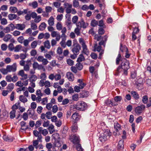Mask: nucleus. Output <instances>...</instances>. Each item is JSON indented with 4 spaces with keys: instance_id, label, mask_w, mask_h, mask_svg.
<instances>
[{
    "instance_id": "1",
    "label": "nucleus",
    "mask_w": 151,
    "mask_h": 151,
    "mask_svg": "<svg viewBox=\"0 0 151 151\" xmlns=\"http://www.w3.org/2000/svg\"><path fill=\"white\" fill-rule=\"evenodd\" d=\"M120 61L121 62V64L114 71V74L115 76H117L119 73L122 72V75H127L128 73L127 70L130 68V63L129 61L126 58H122L119 52L116 58V64L119 65Z\"/></svg>"
},
{
    "instance_id": "2",
    "label": "nucleus",
    "mask_w": 151,
    "mask_h": 151,
    "mask_svg": "<svg viewBox=\"0 0 151 151\" xmlns=\"http://www.w3.org/2000/svg\"><path fill=\"white\" fill-rule=\"evenodd\" d=\"M108 37L106 35H105L104 36V40H102L99 43V45L98 46L96 42L95 44H94V51H96L98 52H101L102 50H102L101 48L102 47H101V45H103L104 46H105V43L107 40V38Z\"/></svg>"
},
{
    "instance_id": "3",
    "label": "nucleus",
    "mask_w": 151,
    "mask_h": 151,
    "mask_svg": "<svg viewBox=\"0 0 151 151\" xmlns=\"http://www.w3.org/2000/svg\"><path fill=\"white\" fill-rule=\"evenodd\" d=\"M74 107L76 110L84 111L87 109L88 106L86 103L84 102L83 101H79L74 105Z\"/></svg>"
},
{
    "instance_id": "4",
    "label": "nucleus",
    "mask_w": 151,
    "mask_h": 151,
    "mask_svg": "<svg viewBox=\"0 0 151 151\" xmlns=\"http://www.w3.org/2000/svg\"><path fill=\"white\" fill-rule=\"evenodd\" d=\"M111 136V133L109 130H105L103 134H101L99 137V139L101 142H104Z\"/></svg>"
},
{
    "instance_id": "5",
    "label": "nucleus",
    "mask_w": 151,
    "mask_h": 151,
    "mask_svg": "<svg viewBox=\"0 0 151 151\" xmlns=\"http://www.w3.org/2000/svg\"><path fill=\"white\" fill-rule=\"evenodd\" d=\"M81 49V46L80 45L76 42H74L72 49V51L73 54L78 55Z\"/></svg>"
},
{
    "instance_id": "6",
    "label": "nucleus",
    "mask_w": 151,
    "mask_h": 151,
    "mask_svg": "<svg viewBox=\"0 0 151 151\" xmlns=\"http://www.w3.org/2000/svg\"><path fill=\"white\" fill-rule=\"evenodd\" d=\"M145 106L144 105H141L135 108V112L137 115H140L142 113V111L145 110Z\"/></svg>"
},
{
    "instance_id": "7",
    "label": "nucleus",
    "mask_w": 151,
    "mask_h": 151,
    "mask_svg": "<svg viewBox=\"0 0 151 151\" xmlns=\"http://www.w3.org/2000/svg\"><path fill=\"white\" fill-rule=\"evenodd\" d=\"M120 50L122 52H123L124 51H125L126 53L125 56L126 58H129L131 55V53L129 52L128 49L125 45H124L123 47L122 44L121 43L120 47Z\"/></svg>"
},
{
    "instance_id": "8",
    "label": "nucleus",
    "mask_w": 151,
    "mask_h": 151,
    "mask_svg": "<svg viewBox=\"0 0 151 151\" xmlns=\"http://www.w3.org/2000/svg\"><path fill=\"white\" fill-rule=\"evenodd\" d=\"M80 42L81 43L83 47V52L85 54L88 55L89 54V52L87 48V46L86 45L84 41L82 39L79 40Z\"/></svg>"
},
{
    "instance_id": "9",
    "label": "nucleus",
    "mask_w": 151,
    "mask_h": 151,
    "mask_svg": "<svg viewBox=\"0 0 151 151\" xmlns=\"http://www.w3.org/2000/svg\"><path fill=\"white\" fill-rule=\"evenodd\" d=\"M70 141L74 144L77 145L79 143L80 139L78 136L73 135L70 136Z\"/></svg>"
},
{
    "instance_id": "10",
    "label": "nucleus",
    "mask_w": 151,
    "mask_h": 151,
    "mask_svg": "<svg viewBox=\"0 0 151 151\" xmlns=\"http://www.w3.org/2000/svg\"><path fill=\"white\" fill-rule=\"evenodd\" d=\"M105 104L108 106L112 107L114 106H116L118 105L117 103L114 101H113L111 100L108 99H107L105 101Z\"/></svg>"
},
{
    "instance_id": "11",
    "label": "nucleus",
    "mask_w": 151,
    "mask_h": 151,
    "mask_svg": "<svg viewBox=\"0 0 151 151\" xmlns=\"http://www.w3.org/2000/svg\"><path fill=\"white\" fill-rule=\"evenodd\" d=\"M65 17L66 19L65 21L66 25L70 29L72 27V23L71 22V17L70 14H66Z\"/></svg>"
},
{
    "instance_id": "12",
    "label": "nucleus",
    "mask_w": 151,
    "mask_h": 151,
    "mask_svg": "<svg viewBox=\"0 0 151 151\" xmlns=\"http://www.w3.org/2000/svg\"><path fill=\"white\" fill-rule=\"evenodd\" d=\"M6 68L9 72H14L17 70L16 64L14 63L12 65H8L6 67Z\"/></svg>"
},
{
    "instance_id": "13",
    "label": "nucleus",
    "mask_w": 151,
    "mask_h": 151,
    "mask_svg": "<svg viewBox=\"0 0 151 151\" xmlns=\"http://www.w3.org/2000/svg\"><path fill=\"white\" fill-rule=\"evenodd\" d=\"M81 118V116L76 112L74 113L71 116V118L76 122L80 120Z\"/></svg>"
},
{
    "instance_id": "14",
    "label": "nucleus",
    "mask_w": 151,
    "mask_h": 151,
    "mask_svg": "<svg viewBox=\"0 0 151 151\" xmlns=\"http://www.w3.org/2000/svg\"><path fill=\"white\" fill-rule=\"evenodd\" d=\"M66 77L67 78L69 81H73L74 79V77L73 74L70 72L67 73Z\"/></svg>"
},
{
    "instance_id": "15",
    "label": "nucleus",
    "mask_w": 151,
    "mask_h": 151,
    "mask_svg": "<svg viewBox=\"0 0 151 151\" xmlns=\"http://www.w3.org/2000/svg\"><path fill=\"white\" fill-rule=\"evenodd\" d=\"M44 80L42 79L40 81L39 83L40 86H45V87L47 88L45 90V92L46 94H47V81H45V82Z\"/></svg>"
},
{
    "instance_id": "16",
    "label": "nucleus",
    "mask_w": 151,
    "mask_h": 151,
    "mask_svg": "<svg viewBox=\"0 0 151 151\" xmlns=\"http://www.w3.org/2000/svg\"><path fill=\"white\" fill-rule=\"evenodd\" d=\"M130 94L135 100H137L139 99V95L136 91H132L131 92Z\"/></svg>"
},
{
    "instance_id": "17",
    "label": "nucleus",
    "mask_w": 151,
    "mask_h": 151,
    "mask_svg": "<svg viewBox=\"0 0 151 151\" xmlns=\"http://www.w3.org/2000/svg\"><path fill=\"white\" fill-rule=\"evenodd\" d=\"M37 60L40 62H42L44 65H46L47 63V59H44L43 57L42 56H39L38 57Z\"/></svg>"
},
{
    "instance_id": "18",
    "label": "nucleus",
    "mask_w": 151,
    "mask_h": 151,
    "mask_svg": "<svg viewBox=\"0 0 151 151\" xmlns=\"http://www.w3.org/2000/svg\"><path fill=\"white\" fill-rule=\"evenodd\" d=\"M114 128L117 132H118L121 129V125L118 122L114 123Z\"/></svg>"
},
{
    "instance_id": "19",
    "label": "nucleus",
    "mask_w": 151,
    "mask_h": 151,
    "mask_svg": "<svg viewBox=\"0 0 151 151\" xmlns=\"http://www.w3.org/2000/svg\"><path fill=\"white\" fill-rule=\"evenodd\" d=\"M25 27V26L23 24H16V29L18 30H22Z\"/></svg>"
},
{
    "instance_id": "20",
    "label": "nucleus",
    "mask_w": 151,
    "mask_h": 151,
    "mask_svg": "<svg viewBox=\"0 0 151 151\" xmlns=\"http://www.w3.org/2000/svg\"><path fill=\"white\" fill-rule=\"evenodd\" d=\"M124 141L123 140L121 139L119 142L118 145V149L119 150H122L123 149Z\"/></svg>"
},
{
    "instance_id": "21",
    "label": "nucleus",
    "mask_w": 151,
    "mask_h": 151,
    "mask_svg": "<svg viewBox=\"0 0 151 151\" xmlns=\"http://www.w3.org/2000/svg\"><path fill=\"white\" fill-rule=\"evenodd\" d=\"M39 132L41 133L43 135L46 136L47 134V130L46 129H43L42 127H40L38 129Z\"/></svg>"
},
{
    "instance_id": "22",
    "label": "nucleus",
    "mask_w": 151,
    "mask_h": 151,
    "mask_svg": "<svg viewBox=\"0 0 151 151\" xmlns=\"http://www.w3.org/2000/svg\"><path fill=\"white\" fill-rule=\"evenodd\" d=\"M52 138L54 139L55 141L56 140H60L59 134L58 133H54L52 135Z\"/></svg>"
},
{
    "instance_id": "23",
    "label": "nucleus",
    "mask_w": 151,
    "mask_h": 151,
    "mask_svg": "<svg viewBox=\"0 0 151 151\" xmlns=\"http://www.w3.org/2000/svg\"><path fill=\"white\" fill-rule=\"evenodd\" d=\"M14 85L13 83H10L6 87V89L9 92L11 91L14 89Z\"/></svg>"
},
{
    "instance_id": "24",
    "label": "nucleus",
    "mask_w": 151,
    "mask_h": 151,
    "mask_svg": "<svg viewBox=\"0 0 151 151\" xmlns=\"http://www.w3.org/2000/svg\"><path fill=\"white\" fill-rule=\"evenodd\" d=\"M85 58L82 54H80L79 55L78 58L77 60V62L78 63H80L82 61L85 60Z\"/></svg>"
},
{
    "instance_id": "25",
    "label": "nucleus",
    "mask_w": 151,
    "mask_h": 151,
    "mask_svg": "<svg viewBox=\"0 0 151 151\" xmlns=\"http://www.w3.org/2000/svg\"><path fill=\"white\" fill-rule=\"evenodd\" d=\"M54 145L55 147H59L61 146L60 140L58 139L54 141Z\"/></svg>"
},
{
    "instance_id": "26",
    "label": "nucleus",
    "mask_w": 151,
    "mask_h": 151,
    "mask_svg": "<svg viewBox=\"0 0 151 151\" xmlns=\"http://www.w3.org/2000/svg\"><path fill=\"white\" fill-rule=\"evenodd\" d=\"M12 37V36L10 34L6 35L4 37L3 40L5 42H8L11 39Z\"/></svg>"
},
{
    "instance_id": "27",
    "label": "nucleus",
    "mask_w": 151,
    "mask_h": 151,
    "mask_svg": "<svg viewBox=\"0 0 151 151\" xmlns=\"http://www.w3.org/2000/svg\"><path fill=\"white\" fill-rule=\"evenodd\" d=\"M17 17V15L14 14H9L8 16V18L10 20H12L15 19Z\"/></svg>"
},
{
    "instance_id": "28",
    "label": "nucleus",
    "mask_w": 151,
    "mask_h": 151,
    "mask_svg": "<svg viewBox=\"0 0 151 151\" xmlns=\"http://www.w3.org/2000/svg\"><path fill=\"white\" fill-rule=\"evenodd\" d=\"M48 22L49 25L50 26H52L54 24V18L52 16L48 20Z\"/></svg>"
},
{
    "instance_id": "29",
    "label": "nucleus",
    "mask_w": 151,
    "mask_h": 151,
    "mask_svg": "<svg viewBox=\"0 0 151 151\" xmlns=\"http://www.w3.org/2000/svg\"><path fill=\"white\" fill-rule=\"evenodd\" d=\"M48 130H49L50 134L52 133L55 131L54 126L52 124L50 125L48 128Z\"/></svg>"
},
{
    "instance_id": "30",
    "label": "nucleus",
    "mask_w": 151,
    "mask_h": 151,
    "mask_svg": "<svg viewBox=\"0 0 151 151\" xmlns=\"http://www.w3.org/2000/svg\"><path fill=\"white\" fill-rule=\"evenodd\" d=\"M19 99L22 102L24 103L27 101V99L23 95H20L19 96Z\"/></svg>"
},
{
    "instance_id": "31",
    "label": "nucleus",
    "mask_w": 151,
    "mask_h": 151,
    "mask_svg": "<svg viewBox=\"0 0 151 151\" xmlns=\"http://www.w3.org/2000/svg\"><path fill=\"white\" fill-rule=\"evenodd\" d=\"M76 66L77 68L79 70H81L83 69V64L81 63H78L76 64Z\"/></svg>"
},
{
    "instance_id": "32",
    "label": "nucleus",
    "mask_w": 151,
    "mask_h": 151,
    "mask_svg": "<svg viewBox=\"0 0 151 151\" xmlns=\"http://www.w3.org/2000/svg\"><path fill=\"white\" fill-rule=\"evenodd\" d=\"M14 139V138L11 136H6L4 137V139L6 141L12 142L13 141Z\"/></svg>"
},
{
    "instance_id": "33",
    "label": "nucleus",
    "mask_w": 151,
    "mask_h": 151,
    "mask_svg": "<svg viewBox=\"0 0 151 151\" xmlns=\"http://www.w3.org/2000/svg\"><path fill=\"white\" fill-rule=\"evenodd\" d=\"M16 112L15 110H12L10 112L9 114L10 119H13L15 117Z\"/></svg>"
},
{
    "instance_id": "34",
    "label": "nucleus",
    "mask_w": 151,
    "mask_h": 151,
    "mask_svg": "<svg viewBox=\"0 0 151 151\" xmlns=\"http://www.w3.org/2000/svg\"><path fill=\"white\" fill-rule=\"evenodd\" d=\"M103 37H102L101 35L96 34L94 36V39L97 41H99L101 39L102 40H104Z\"/></svg>"
},
{
    "instance_id": "35",
    "label": "nucleus",
    "mask_w": 151,
    "mask_h": 151,
    "mask_svg": "<svg viewBox=\"0 0 151 151\" xmlns=\"http://www.w3.org/2000/svg\"><path fill=\"white\" fill-rule=\"evenodd\" d=\"M88 92L86 91H83L81 93V94L83 98H85L88 97Z\"/></svg>"
},
{
    "instance_id": "36",
    "label": "nucleus",
    "mask_w": 151,
    "mask_h": 151,
    "mask_svg": "<svg viewBox=\"0 0 151 151\" xmlns=\"http://www.w3.org/2000/svg\"><path fill=\"white\" fill-rule=\"evenodd\" d=\"M46 27V24L45 22L42 23L39 27L40 30H43Z\"/></svg>"
},
{
    "instance_id": "37",
    "label": "nucleus",
    "mask_w": 151,
    "mask_h": 151,
    "mask_svg": "<svg viewBox=\"0 0 151 151\" xmlns=\"http://www.w3.org/2000/svg\"><path fill=\"white\" fill-rule=\"evenodd\" d=\"M136 85L137 88L139 90H140L143 88V84L142 83V82L141 83H138L137 82L136 83Z\"/></svg>"
},
{
    "instance_id": "38",
    "label": "nucleus",
    "mask_w": 151,
    "mask_h": 151,
    "mask_svg": "<svg viewBox=\"0 0 151 151\" xmlns=\"http://www.w3.org/2000/svg\"><path fill=\"white\" fill-rule=\"evenodd\" d=\"M45 36V38L46 39H47V33H46L44 35V34L41 33L38 36V38L39 39H41L44 37Z\"/></svg>"
},
{
    "instance_id": "39",
    "label": "nucleus",
    "mask_w": 151,
    "mask_h": 151,
    "mask_svg": "<svg viewBox=\"0 0 151 151\" xmlns=\"http://www.w3.org/2000/svg\"><path fill=\"white\" fill-rule=\"evenodd\" d=\"M37 78V76L35 75H33L30 77L29 80L30 82L35 81Z\"/></svg>"
},
{
    "instance_id": "40",
    "label": "nucleus",
    "mask_w": 151,
    "mask_h": 151,
    "mask_svg": "<svg viewBox=\"0 0 151 151\" xmlns=\"http://www.w3.org/2000/svg\"><path fill=\"white\" fill-rule=\"evenodd\" d=\"M17 8L15 7L11 6L9 8V10L11 11V12L14 13H17Z\"/></svg>"
},
{
    "instance_id": "41",
    "label": "nucleus",
    "mask_w": 151,
    "mask_h": 151,
    "mask_svg": "<svg viewBox=\"0 0 151 151\" xmlns=\"http://www.w3.org/2000/svg\"><path fill=\"white\" fill-rule=\"evenodd\" d=\"M122 99V98L120 96H116L114 97V100L115 102L116 103L119 102H120Z\"/></svg>"
},
{
    "instance_id": "42",
    "label": "nucleus",
    "mask_w": 151,
    "mask_h": 151,
    "mask_svg": "<svg viewBox=\"0 0 151 151\" xmlns=\"http://www.w3.org/2000/svg\"><path fill=\"white\" fill-rule=\"evenodd\" d=\"M148 96L147 95L144 96L142 97V101L144 104H146L148 101Z\"/></svg>"
},
{
    "instance_id": "43",
    "label": "nucleus",
    "mask_w": 151,
    "mask_h": 151,
    "mask_svg": "<svg viewBox=\"0 0 151 151\" xmlns=\"http://www.w3.org/2000/svg\"><path fill=\"white\" fill-rule=\"evenodd\" d=\"M26 14H27L25 16V19L27 20H29L31 19V17L30 14V12L29 11Z\"/></svg>"
},
{
    "instance_id": "44",
    "label": "nucleus",
    "mask_w": 151,
    "mask_h": 151,
    "mask_svg": "<svg viewBox=\"0 0 151 151\" xmlns=\"http://www.w3.org/2000/svg\"><path fill=\"white\" fill-rule=\"evenodd\" d=\"M98 22L95 20H93L91 22V25L92 26L94 27L98 24Z\"/></svg>"
},
{
    "instance_id": "45",
    "label": "nucleus",
    "mask_w": 151,
    "mask_h": 151,
    "mask_svg": "<svg viewBox=\"0 0 151 151\" xmlns=\"http://www.w3.org/2000/svg\"><path fill=\"white\" fill-rule=\"evenodd\" d=\"M22 47V46L19 45H17L14 48V51L15 52H18L19 51L20 49Z\"/></svg>"
},
{
    "instance_id": "46",
    "label": "nucleus",
    "mask_w": 151,
    "mask_h": 151,
    "mask_svg": "<svg viewBox=\"0 0 151 151\" xmlns=\"http://www.w3.org/2000/svg\"><path fill=\"white\" fill-rule=\"evenodd\" d=\"M31 29L33 30L36 29L37 28L36 24L34 23H31Z\"/></svg>"
},
{
    "instance_id": "47",
    "label": "nucleus",
    "mask_w": 151,
    "mask_h": 151,
    "mask_svg": "<svg viewBox=\"0 0 151 151\" xmlns=\"http://www.w3.org/2000/svg\"><path fill=\"white\" fill-rule=\"evenodd\" d=\"M58 108L57 105H55L52 107V111L54 113H56L58 111Z\"/></svg>"
},
{
    "instance_id": "48",
    "label": "nucleus",
    "mask_w": 151,
    "mask_h": 151,
    "mask_svg": "<svg viewBox=\"0 0 151 151\" xmlns=\"http://www.w3.org/2000/svg\"><path fill=\"white\" fill-rule=\"evenodd\" d=\"M72 99L73 100L77 101L79 99L78 96V94H76L73 95L72 96Z\"/></svg>"
},
{
    "instance_id": "49",
    "label": "nucleus",
    "mask_w": 151,
    "mask_h": 151,
    "mask_svg": "<svg viewBox=\"0 0 151 151\" xmlns=\"http://www.w3.org/2000/svg\"><path fill=\"white\" fill-rule=\"evenodd\" d=\"M28 111H29L28 113V114L31 117H32L34 114L35 111L34 109L29 110V109Z\"/></svg>"
},
{
    "instance_id": "50",
    "label": "nucleus",
    "mask_w": 151,
    "mask_h": 151,
    "mask_svg": "<svg viewBox=\"0 0 151 151\" xmlns=\"http://www.w3.org/2000/svg\"><path fill=\"white\" fill-rule=\"evenodd\" d=\"M35 18L34 22L37 23L39 22L41 19V17L39 16H37Z\"/></svg>"
},
{
    "instance_id": "51",
    "label": "nucleus",
    "mask_w": 151,
    "mask_h": 151,
    "mask_svg": "<svg viewBox=\"0 0 151 151\" xmlns=\"http://www.w3.org/2000/svg\"><path fill=\"white\" fill-rule=\"evenodd\" d=\"M56 28L57 29L60 30L62 29V26L61 23L58 22L56 24Z\"/></svg>"
},
{
    "instance_id": "52",
    "label": "nucleus",
    "mask_w": 151,
    "mask_h": 151,
    "mask_svg": "<svg viewBox=\"0 0 151 151\" xmlns=\"http://www.w3.org/2000/svg\"><path fill=\"white\" fill-rule=\"evenodd\" d=\"M73 6L74 7L76 8L78 6L79 3L78 1L77 0H74L73 2Z\"/></svg>"
},
{
    "instance_id": "53",
    "label": "nucleus",
    "mask_w": 151,
    "mask_h": 151,
    "mask_svg": "<svg viewBox=\"0 0 151 151\" xmlns=\"http://www.w3.org/2000/svg\"><path fill=\"white\" fill-rule=\"evenodd\" d=\"M78 19V17L77 16H75L72 18V22L74 24H76Z\"/></svg>"
},
{
    "instance_id": "54",
    "label": "nucleus",
    "mask_w": 151,
    "mask_h": 151,
    "mask_svg": "<svg viewBox=\"0 0 151 151\" xmlns=\"http://www.w3.org/2000/svg\"><path fill=\"white\" fill-rule=\"evenodd\" d=\"M76 148L78 151H83V149L81 145L79 144H77L76 146Z\"/></svg>"
},
{
    "instance_id": "55",
    "label": "nucleus",
    "mask_w": 151,
    "mask_h": 151,
    "mask_svg": "<svg viewBox=\"0 0 151 151\" xmlns=\"http://www.w3.org/2000/svg\"><path fill=\"white\" fill-rule=\"evenodd\" d=\"M6 79L8 82H11L12 81V78L11 75H8L6 77Z\"/></svg>"
},
{
    "instance_id": "56",
    "label": "nucleus",
    "mask_w": 151,
    "mask_h": 151,
    "mask_svg": "<svg viewBox=\"0 0 151 151\" xmlns=\"http://www.w3.org/2000/svg\"><path fill=\"white\" fill-rule=\"evenodd\" d=\"M14 47L13 44L12 43H10L8 46V48L10 51H13L14 49Z\"/></svg>"
},
{
    "instance_id": "57",
    "label": "nucleus",
    "mask_w": 151,
    "mask_h": 151,
    "mask_svg": "<svg viewBox=\"0 0 151 151\" xmlns=\"http://www.w3.org/2000/svg\"><path fill=\"white\" fill-rule=\"evenodd\" d=\"M66 61L67 63L70 66L72 65L73 64L74 61L70 59H67Z\"/></svg>"
},
{
    "instance_id": "58",
    "label": "nucleus",
    "mask_w": 151,
    "mask_h": 151,
    "mask_svg": "<svg viewBox=\"0 0 151 151\" xmlns=\"http://www.w3.org/2000/svg\"><path fill=\"white\" fill-rule=\"evenodd\" d=\"M81 29L79 28H78L76 27L75 29L74 32L75 33L77 36H79L80 35V30Z\"/></svg>"
},
{
    "instance_id": "59",
    "label": "nucleus",
    "mask_w": 151,
    "mask_h": 151,
    "mask_svg": "<svg viewBox=\"0 0 151 151\" xmlns=\"http://www.w3.org/2000/svg\"><path fill=\"white\" fill-rule=\"evenodd\" d=\"M38 140H34L33 141V145L35 147V148L36 149H37L39 146H37V145L38 144Z\"/></svg>"
},
{
    "instance_id": "60",
    "label": "nucleus",
    "mask_w": 151,
    "mask_h": 151,
    "mask_svg": "<svg viewBox=\"0 0 151 151\" xmlns=\"http://www.w3.org/2000/svg\"><path fill=\"white\" fill-rule=\"evenodd\" d=\"M41 121L40 120L37 121H36L35 124V128L36 129L38 127H40V126L41 125Z\"/></svg>"
},
{
    "instance_id": "61",
    "label": "nucleus",
    "mask_w": 151,
    "mask_h": 151,
    "mask_svg": "<svg viewBox=\"0 0 151 151\" xmlns=\"http://www.w3.org/2000/svg\"><path fill=\"white\" fill-rule=\"evenodd\" d=\"M70 70L73 73H76L77 72L78 69L75 66H72L70 68Z\"/></svg>"
},
{
    "instance_id": "62",
    "label": "nucleus",
    "mask_w": 151,
    "mask_h": 151,
    "mask_svg": "<svg viewBox=\"0 0 151 151\" xmlns=\"http://www.w3.org/2000/svg\"><path fill=\"white\" fill-rule=\"evenodd\" d=\"M105 32V31L103 28H99L98 30V33L100 35H102L104 34Z\"/></svg>"
},
{
    "instance_id": "63",
    "label": "nucleus",
    "mask_w": 151,
    "mask_h": 151,
    "mask_svg": "<svg viewBox=\"0 0 151 151\" xmlns=\"http://www.w3.org/2000/svg\"><path fill=\"white\" fill-rule=\"evenodd\" d=\"M78 129V127L76 125H73L72 126V130L73 132H76Z\"/></svg>"
},
{
    "instance_id": "64",
    "label": "nucleus",
    "mask_w": 151,
    "mask_h": 151,
    "mask_svg": "<svg viewBox=\"0 0 151 151\" xmlns=\"http://www.w3.org/2000/svg\"><path fill=\"white\" fill-rule=\"evenodd\" d=\"M1 24L2 25H6L7 23V20L5 18H3L1 19Z\"/></svg>"
}]
</instances>
